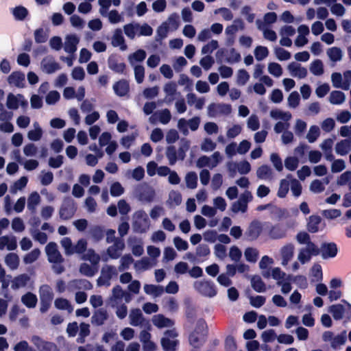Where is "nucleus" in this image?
I'll use <instances>...</instances> for the list:
<instances>
[{"instance_id": "1", "label": "nucleus", "mask_w": 351, "mask_h": 351, "mask_svg": "<svg viewBox=\"0 0 351 351\" xmlns=\"http://www.w3.org/2000/svg\"><path fill=\"white\" fill-rule=\"evenodd\" d=\"M193 286L195 289L204 296L213 298L217 293L216 286L211 280L195 281Z\"/></svg>"}, {"instance_id": "2", "label": "nucleus", "mask_w": 351, "mask_h": 351, "mask_svg": "<svg viewBox=\"0 0 351 351\" xmlns=\"http://www.w3.org/2000/svg\"><path fill=\"white\" fill-rule=\"evenodd\" d=\"M133 226L136 232L143 233L147 230L149 226V220L144 210H139L134 213Z\"/></svg>"}, {"instance_id": "3", "label": "nucleus", "mask_w": 351, "mask_h": 351, "mask_svg": "<svg viewBox=\"0 0 351 351\" xmlns=\"http://www.w3.org/2000/svg\"><path fill=\"white\" fill-rule=\"evenodd\" d=\"M117 271L114 266L105 265L101 268V276L98 278L97 283L98 286H110V280L114 276L117 275Z\"/></svg>"}, {"instance_id": "4", "label": "nucleus", "mask_w": 351, "mask_h": 351, "mask_svg": "<svg viewBox=\"0 0 351 351\" xmlns=\"http://www.w3.org/2000/svg\"><path fill=\"white\" fill-rule=\"evenodd\" d=\"M74 201L71 197H65L60 208V217L63 220L70 219L75 214Z\"/></svg>"}, {"instance_id": "5", "label": "nucleus", "mask_w": 351, "mask_h": 351, "mask_svg": "<svg viewBox=\"0 0 351 351\" xmlns=\"http://www.w3.org/2000/svg\"><path fill=\"white\" fill-rule=\"evenodd\" d=\"M45 251L48 256V261L50 263H60L63 261V258L58 250V246L56 243H49L45 247Z\"/></svg>"}, {"instance_id": "6", "label": "nucleus", "mask_w": 351, "mask_h": 351, "mask_svg": "<svg viewBox=\"0 0 351 351\" xmlns=\"http://www.w3.org/2000/svg\"><path fill=\"white\" fill-rule=\"evenodd\" d=\"M319 250L322 257L324 259L335 257L338 252L337 245L334 242L323 243Z\"/></svg>"}, {"instance_id": "7", "label": "nucleus", "mask_w": 351, "mask_h": 351, "mask_svg": "<svg viewBox=\"0 0 351 351\" xmlns=\"http://www.w3.org/2000/svg\"><path fill=\"white\" fill-rule=\"evenodd\" d=\"M262 232V226L259 221H253L250 226L245 234L249 241L256 240Z\"/></svg>"}, {"instance_id": "8", "label": "nucleus", "mask_w": 351, "mask_h": 351, "mask_svg": "<svg viewBox=\"0 0 351 351\" xmlns=\"http://www.w3.org/2000/svg\"><path fill=\"white\" fill-rule=\"evenodd\" d=\"M113 90L117 96L124 97L130 91L129 82L126 80H120L114 84Z\"/></svg>"}, {"instance_id": "9", "label": "nucleus", "mask_w": 351, "mask_h": 351, "mask_svg": "<svg viewBox=\"0 0 351 351\" xmlns=\"http://www.w3.org/2000/svg\"><path fill=\"white\" fill-rule=\"evenodd\" d=\"M8 83L14 85L18 88H23L25 86V75L21 71L12 72L8 78Z\"/></svg>"}, {"instance_id": "10", "label": "nucleus", "mask_w": 351, "mask_h": 351, "mask_svg": "<svg viewBox=\"0 0 351 351\" xmlns=\"http://www.w3.org/2000/svg\"><path fill=\"white\" fill-rule=\"evenodd\" d=\"M297 241L300 244H306L312 252H317V246L311 241L310 235L306 232H299L296 236Z\"/></svg>"}, {"instance_id": "11", "label": "nucleus", "mask_w": 351, "mask_h": 351, "mask_svg": "<svg viewBox=\"0 0 351 351\" xmlns=\"http://www.w3.org/2000/svg\"><path fill=\"white\" fill-rule=\"evenodd\" d=\"M288 69L293 76L298 77L301 79L306 77L308 73L307 69L305 67L294 62L288 65Z\"/></svg>"}, {"instance_id": "12", "label": "nucleus", "mask_w": 351, "mask_h": 351, "mask_svg": "<svg viewBox=\"0 0 351 351\" xmlns=\"http://www.w3.org/2000/svg\"><path fill=\"white\" fill-rule=\"evenodd\" d=\"M322 222V218L317 215H311L306 224V229L311 233H316L319 230V226Z\"/></svg>"}, {"instance_id": "13", "label": "nucleus", "mask_w": 351, "mask_h": 351, "mask_svg": "<svg viewBox=\"0 0 351 351\" xmlns=\"http://www.w3.org/2000/svg\"><path fill=\"white\" fill-rule=\"evenodd\" d=\"M79 38L75 35H69L66 38L64 51L69 53H73L77 50Z\"/></svg>"}, {"instance_id": "14", "label": "nucleus", "mask_w": 351, "mask_h": 351, "mask_svg": "<svg viewBox=\"0 0 351 351\" xmlns=\"http://www.w3.org/2000/svg\"><path fill=\"white\" fill-rule=\"evenodd\" d=\"M317 252V253L312 252L310 247L302 248L298 254V260L302 264H304L311 260V256H317L320 254V250L318 247Z\"/></svg>"}, {"instance_id": "15", "label": "nucleus", "mask_w": 351, "mask_h": 351, "mask_svg": "<svg viewBox=\"0 0 351 351\" xmlns=\"http://www.w3.org/2000/svg\"><path fill=\"white\" fill-rule=\"evenodd\" d=\"M108 66L111 70L117 73H123L126 69V64L124 62H119L112 56H110L108 59Z\"/></svg>"}, {"instance_id": "16", "label": "nucleus", "mask_w": 351, "mask_h": 351, "mask_svg": "<svg viewBox=\"0 0 351 351\" xmlns=\"http://www.w3.org/2000/svg\"><path fill=\"white\" fill-rule=\"evenodd\" d=\"M251 285L253 289L258 293H263L266 291L265 283L258 275H254L252 276Z\"/></svg>"}, {"instance_id": "17", "label": "nucleus", "mask_w": 351, "mask_h": 351, "mask_svg": "<svg viewBox=\"0 0 351 351\" xmlns=\"http://www.w3.org/2000/svg\"><path fill=\"white\" fill-rule=\"evenodd\" d=\"M21 302L26 307L32 308L36 306L38 298L34 293L27 292L22 295Z\"/></svg>"}, {"instance_id": "18", "label": "nucleus", "mask_w": 351, "mask_h": 351, "mask_svg": "<svg viewBox=\"0 0 351 351\" xmlns=\"http://www.w3.org/2000/svg\"><path fill=\"white\" fill-rule=\"evenodd\" d=\"M130 324L137 326L143 324L144 321L143 315L139 308L132 309L130 313Z\"/></svg>"}, {"instance_id": "19", "label": "nucleus", "mask_w": 351, "mask_h": 351, "mask_svg": "<svg viewBox=\"0 0 351 351\" xmlns=\"http://www.w3.org/2000/svg\"><path fill=\"white\" fill-rule=\"evenodd\" d=\"M152 322L154 325L159 328L171 326L173 324L171 319L165 317L163 315L161 314L155 315L152 319Z\"/></svg>"}, {"instance_id": "20", "label": "nucleus", "mask_w": 351, "mask_h": 351, "mask_svg": "<svg viewBox=\"0 0 351 351\" xmlns=\"http://www.w3.org/2000/svg\"><path fill=\"white\" fill-rule=\"evenodd\" d=\"M40 202V197L36 192H32L27 199V208L32 212L35 213L36 210V206Z\"/></svg>"}, {"instance_id": "21", "label": "nucleus", "mask_w": 351, "mask_h": 351, "mask_svg": "<svg viewBox=\"0 0 351 351\" xmlns=\"http://www.w3.org/2000/svg\"><path fill=\"white\" fill-rule=\"evenodd\" d=\"M329 312L335 320H340L343 317L345 308L341 304H332L329 307Z\"/></svg>"}, {"instance_id": "22", "label": "nucleus", "mask_w": 351, "mask_h": 351, "mask_svg": "<svg viewBox=\"0 0 351 351\" xmlns=\"http://www.w3.org/2000/svg\"><path fill=\"white\" fill-rule=\"evenodd\" d=\"M144 291L148 295L158 297L164 293V288L160 285H145Z\"/></svg>"}, {"instance_id": "23", "label": "nucleus", "mask_w": 351, "mask_h": 351, "mask_svg": "<svg viewBox=\"0 0 351 351\" xmlns=\"http://www.w3.org/2000/svg\"><path fill=\"white\" fill-rule=\"evenodd\" d=\"M286 235V230L282 225L276 224L271 227L269 230V236L274 239H278L285 237Z\"/></svg>"}, {"instance_id": "24", "label": "nucleus", "mask_w": 351, "mask_h": 351, "mask_svg": "<svg viewBox=\"0 0 351 351\" xmlns=\"http://www.w3.org/2000/svg\"><path fill=\"white\" fill-rule=\"evenodd\" d=\"M40 300L52 302L53 293L51 287L47 285H43L39 289Z\"/></svg>"}, {"instance_id": "25", "label": "nucleus", "mask_w": 351, "mask_h": 351, "mask_svg": "<svg viewBox=\"0 0 351 351\" xmlns=\"http://www.w3.org/2000/svg\"><path fill=\"white\" fill-rule=\"evenodd\" d=\"M12 13L16 21H23L27 16L29 12L26 8L19 5L12 9Z\"/></svg>"}, {"instance_id": "26", "label": "nucleus", "mask_w": 351, "mask_h": 351, "mask_svg": "<svg viewBox=\"0 0 351 351\" xmlns=\"http://www.w3.org/2000/svg\"><path fill=\"white\" fill-rule=\"evenodd\" d=\"M30 280L29 276L26 274H20L16 276L13 280L12 287L14 289H19L21 287H25L27 282Z\"/></svg>"}, {"instance_id": "27", "label": "nucleus", "mask_w": 351, "mask_h": 351, "mask_svg": "<svg viewBox=\"0 0 351 351\" xmlns=\"http://www.w3.org/2000/svg\"><path fill=\"white\" fill-rule=\"evenodd\" d=\"M90 234L95 241L98 242L104 237L105 230L100 226H94L90 229Z\"/></svg>"}, {"instance_id": "28", "label": "nucleus", "mask_w": 351, "mask_h": 351, "mask_svg": "<svg viewBox=\"0 0 351 351\" xmlns=\"http://www.w3.org/2000/svg\"><path fill=\"white\" fill-rule=\"evenodd\" d=\"M329 101L332 104L339 105L345 101V94L340 90H333L330 93Z\"/></svg>"}, {"instance_id": "29", "label": "nucleus", "mask_w": 351, "mask_h": 351, "mask_svg": "<svg viewBox=\"0 0 351 351\" xmlns=\"http://www.w3.org/2000/svg\"><path fill=\"white\" fill-rule=\"evenodd\" d=\"M210 248H209L208 245L206 244H199L196 247L195 256L199 258V261H204V260H206V258H202V259H200V258H206V256H208L210 254Z\"/></svg>"}, {"instance_id": "30", "label": "nucleus", "mask_w": 351, "mask_h": 351, "mask_svg": "<svg viewBox=\"0 0 351 351\" xmlns=\"http://www.w3.org/2000/svg\"><path fill=\"white\" fill-rule=\"evenodd\" d=\"M281 254L282 256V264H287L293 256V246L292 245L284 246L282 248Z\"/></svg>"}, {"instance_id": "31", "label": "nucleus", "mask_w": 351, "mask_h": 351, "mask_svg": "<svg viewBox=\"0 0 351 351\" xmlns=\"http://www.w3.org/2000/svg\"><path fill=\"white\" fill-rule=\"evenodd\" d=\"M35 129L31 130L27 133V137L30 141H38L43 136V130L38 123L34 124Z\"/></svg>"}, {"instance_id": "32", "label": "nucleus", "mask_w": 351, "mask_h": 351, "mask_svg": "<svg viewBox=\"0 0 351 351\" xmlns=\"http://www.w3.org/2000/svg\"><path fill=\"white\" fill-rule=\"evenodd\" d=\"M5 262L8 267L12 269H16L19 266V258L16 254L9 253L5 256Z\"/></svg>"}, {"instance_id": "33", "label": "nucleus", "mask_w": 351, "mask_h": 351, "mask_svg": "<svg viewBox=\"0 0 351 351\" xmlns=\"http://www.w3.org/2000/svg\"><path fill=\"white\" fill-rule=\"evenodd\" d=\"M194 332L199 334L202 337L207 336L208 334V326L206 321L204 319H199L197 320Z\"/></svg>"}, {"instance_id": "34", "label": "nucleus", "mask_w": 351, "mask_h": 351, "mask_svg": "<svg viewBox=\"0 0 351 351\" xmlns=\"http://www.w3.org/2000/svg\"><path fill=\"white\" fill-rule=\"evenodd\" d=\"M310 71L315 75L319 76L324 73V65L322 60H314L310 66Z\"/></svg>"}, {"instance_id": "35", "label": "nucleus", "mask_w": 351, "mask_h": 351, "mask_svg": "<svg viewBox=\"0 0 351 351\" xmlns=\"http://www.w3.org/2000/svg\"><path fill=\"white\" fill-rule=\"evenodd\" d=\"M169 27L167 22L162 23L156 30V40L160 41L167 36Z\"/></svg>"}, {"instance_id": "36", "label": "nucleus", "mask_w": 351, "mask_h": 351, "mask_svg": "<svg viewBox=\"0 0 351 351\" xmlns=\"http://www.w3.org/2000/svg\"><path fill=\"white\" fill-rule=\"evenodd\" d=\"M166 156L169 160V164L170 165H173L176 164L178 158L177 156V150L175 146L169 145L167 147Z\"/></svg>"}, {"instance_id": "37", "label": "nucleus", "mask_w": 351, "mask_h": 351, "mask_svg": "<svg viewBox=\"0 0 351 351\" xmlns=\"http://www.w3.org/2000/svg\"><path fill=\"white\" fill-rule=\"evenodd\" d=\"M177 345V341L170 340L168 337L161 339V346L165 351H175Z\"/></svg>"}, {"instance_id": "38", "label": "nucleus", "mask_w": 351, "mask_h": 351, "mask_svg": "<svg viewBox=\"0 0 351 351\" xmlns=\"http://www.w3.org/2000/svg\"><path fill=\"white\" fill-rule=\"evenodd\" d=\"M346 341V332L343 331L341 334L333 337L331 341V347L333 349L338 348L340 346L343 345Z\"/></svg>"}, {"instance_id": "39", "label": "nucleus", "mask_w": 351, "mask_h": 351, "mask_svg": "<svg viewBox=\"0 0 351 351\" xmlns=\"http://www.w3.org/2000/svg\"><path fill=\"white\" fill-rule=\"evenodd\" d=\"M327 54L332 62L339 61L342 58V51L340 48L337 47L328 49Z\"/></svg>"}, {"instance_id": "40", "label": "nucleus", "mask_w": 351, "mask_h": 351, "mask_svg": "<svg viewBox=\"0 0 351 351\" xmlns=\"http://www.w3.org/2000/svg\"><path fill=\"white\" fill-rule=\"evenodd\" d=\"M348 141L341 140L336 144L335 151L337 154L341 156H344L347 154L350 148L349 147V144H348Z\"/></svg>"}, {"instance_id": "41", "label": "nucleus", "mask_w": 351, "mask_h": 351, "mask_svg": "<svg viewBox=\"0 0 351 351\" xmlns=\"http://www.w3.org/2000/svg\"><path fill=\"white\" fill-rule=\"evenodd\" d=\"M124 43L122 30L119 28L116 29L112 36V45L114 47H118L124 45Z\"/></svg>"}, {"instance_id": "42", "label": "nucleus", "mask_w": 351, "mask_h": 351, "mask_svg": "<svg viewBox=\"0 0 351 351\" xmlns=\"http://www.w3.org/2000/svg\"><path fill=\"white\" fill-rule=\"evenodd\" d=\"M289 189V182L286 179H282L280 182V186L277 193V195L280 198H285Z\"/></svg>"}, {"instance_id": "43", "label": "nucleus", "mask_w": 351, "mask_h": 351, "mask_svg": "<svg viewBox=\"0 0 351 351\" xmlns=\"http://www.w3.org/2000/svg\"><path fill=\"white\" fill-rule=\"evenodd\" d=\"M186 186L191 189H195L197 187V176L195 172L191 171L186 174Z\"/></svg>"}, {"instance_id": "44", "label": "nucleus", "mask_w": 351, "mask_h": 351, "mask_svg": "<svg viewBox=\"0 0 351 351\" xmlns=\"http://www.w3.org/2000/svg\"><path fill=\"white\" fill-rule=\"evenodd\" d=\"M271 174V168L267 165H263L259 167L256 171L257 177L264 180L269 178Z\"/></svg>"}, {"instance_id": "45", "label": "nucleus", "mask_w": 351, "mask_h": 351, "mask_svg": "<svg viewBox=\"0 0 351 351\" xmlns=\"http://www.w3.org/2000/svg\"><path fill=\"white\" fill-rule=\"evenodd\" d=\"M244 254L247 261L250 263H255L257 261L258 252L254 248L247 247L245 249Z\"/></svg>"}, {"instance_id": "46", "label": "nucleus", "mask_w": 351, "mask_h": 351, "mask_svg": "<svg viewBox=\"0 0 351 351\" xmlns=\"http://www.w3.org/2000/svg\"><path fill=\"white\" fill-rule=\"evenodd\" d=\"M269 54L268 49L263 46H257L254 49L255 58L260 61L265 59Z\"/></svg>"}, {"instance_id": "47", "label": "nucleus", "mask_w": 351, "mask_h": 351, "mask_svg": "<svg viewBox=\"0 0 351 351\" xmlns=\"http://www.w3.org/2000/svg\"><path fill=\"white\" fill-rule=\"evenodd\" d=\"M332 85L336 88L341 87L344 90H347L348 88V84L342 86V75L340 73H333L331 75Z\"/></svg>"}, {"instance_id": "48", "label": "nucleus", "mask_w": 351, "mask_h": 351, "mask_svg": "<svg viewBox=\"0 0 351 351\" xmlns=\"http://www.w3.org/2000/svg\"><path fill=\"white\" fill-rule=\"evenodd\" d=\"M275 54L280 61L287 60L291 58V53L280 47L275 48Z\"/></svg>"}, {"instance_id": "49", "label": "nucleus", "mask_w": 351, "mask_h": 351, "mask_svg": "<svg viewBox=\"0 0 351 351\" xmlns=\"http://www.w3.org/2000/svg\"><path fill=\"white\" fill-rule=\"evenodd\" d=\"M299 164V160L296 157L289 156L285 160V167L289 171H295Z\"/></svg>"}, {"instance_id": "50", "label": "nucleus", "mask_w": 351, "mask_h": 351, "mask_svg": "<svg viewBox=\"0 0 351 351\" xmlns=\"http://www.w3.org/2000/svg\"><path fill=\"white\" fill-rule=\"evenodd\" d=\"M319 136V129L317 125H312L306 135L309 143L315 142Z\"/></svg>"}, {"instance_id": "51", "label": "nucleus", "mask_w": 351, "mask_h": 351, "mask_svg": "<svg viewBox=\"0 0 351 351\" xmlns=\"http://www.w3.org/2000/svg\"><path fill=\"white\" fill-rule=\"evenodd\" d=\"M48 36L42 27L34 32V39L36 43H44L47 40Z\"/></svg>"}, {"instance_id": "52", "label": "nucleus", "mask_w": 351, "mask_h": 351, "mask_svg": "<svg viewBox=\"0 0 351 351\" xmlns=\"http://www.w3.org/2000/svg\"><path fill=\"white\" fill-rule=\"evenodd\" d=\"M134 262V259L130 254H125L121 258V265L119 267V271H123L129 268V266Z\"/></svg>"}, {"instance_id": "53", "label": "nucleus", "mask_w": 351, "mask_h": 351, "mask_svg": "<svg viewBox=\"0 0 351 351\" xmlns=\"http://www.w3.org/2000/svg\"><path fill=\"white\" fill-rule=\"evenodd\" d=\"M74 285L78 289L90 290L93 289L92 283L86 279H76L73 280Z\"/></svg>"}, {"instance_id": "54", "label": "nucleus", "mask_w": 351, "mask_h": 351, "mask_svg": "<svg viewBox=\"0 0 351 351\" xmlns=\"http://www.w3.org/2000/svg\"><path fill=\"white\" fill-rule=\"evenodd\" d=\"M110 191L112 197H119L124 193V188L119 182H115L112 184Z\"/></svg>"}, {"instance_id": "55", "label": "nucleus", "mask_w": 351, "mask_h": 351, "mask_svg": "<svg viewBox=\"0 0 351 351\" xmlns=\"http://www.w3.org/2000/svg\"><path fill=\"white\" fill-rule=\"evenodd\" d=\"M268 71L269 73L275 77H280L282 74V69L281 66L276 62H271L268 65Z\"/></svg>"}, {"instance_id": "56", "label": "nucleus", "mask_w": 351, "mask_h": 351, "mask_svg": "<svg viewBox=\"0 0 351 351\" xmlns=\"http://www.w3.org/2000/svg\"><path fill=\"white\" fill-rule=\"evenodd\" d=\"M218 47V41L216 40H212L210 42L203 46V47L202 48V53H211L214 50L217 49Z\"/></svg>"}, {"instance_id": "57", "label": "nucleus", "mask_w": 351, "mask_h": 351, "mask_svg": "<svg viewBox=\"0 0 351 351\" xmlns=\"http://www.w3.org/2000/svg\"><path fill=\"white\" fill-rule=\"evenodd\" d=\"M40 254L38 248H35L32 250L29 253L26 254L24 257V262L25 263H32L38 259Z\"/></svg>"}, {"instance_id": "58", "label": "nucleus", "mask_w": 351, "mask_h": 351, "mask_svg": "<svg viewBox=\"0 0 351 351\" xmlns=\"http://www.w3.org/2000/svg\"><path fill=\"white\" fill-rule=\"evenodd\" d=\"M250 79V75L247 71L243 69H239L237 74V84L243 86Z\"/></svg>"}, {"instance_id": "59", "label": "nucleus", "mask_w": 351, "mask_h": 351, "mask_svg": "<svg viewBox=\"0 0 351 351\" xmlns=\"http://www.w3.org/2000/svg\"><path fill=\"white\" fill-rule=\"evenodd\" d=\"M43 69L48 74L53 73L60 69V64L55 62H49L43 64Z\"/></svg>"}, {"instance_id": "60", "label": "nucleus", "mask_w": 351, "mask_h": 351, "mask_svg": "<svg viewBox=\"0 0 351 351\" xmlns=\"http://www.w3.org/2000/svg\"><path fill=\"white\" fill-rule=\"evenodd\" d=\"M270 160L278 171H281L283 169L282 159L277 153H272Z\"/></svg>"}, {"instance_id": "61", "label": "nucleus", "mask_w": 351, "mask_h": 351, "mask_svg": "<svg viewBox=\"0 0 351 351\" xmlns=\"http://www.w3.org/2000/svg\"><path fill=\"white\" fill-rule=\"evenodd\" d=\"M300 101V95L297 91H293L289 95L288 104L290 107L296 108L299 105Z\"/></svg>"}, {"instance_id": "62", "label": "nucleus", "mask_w": 351, "mask_h": 351, "mask_svg": "<svg viewBox=\"0 0 351 351\" xmlns=\"http://www.w3.org/2000/svg\"><path fill=\"white\" fill-rule=\"evenodd\" d=\"M291 190L293 195L295 197H299L301 195L302 191V184L298 180L293 179L291 180Z\"/></svg>"}, {"instance_id": "63", "label": "nucleus", "mask_w": 351, "mask_h": 351, "mask_svg": "<svg viewBox=\"0 0 351 351\" xmlns=\"http://www.w3.org/2000/svg\"><path fill=\"white\" fill-rule=\"evenodd\" d=\"M80 271L81 274L88 277L93 276L96 272L95 269L87 263H82L80 265Z\"/></svg>"}, {"instance_id": "64", "label": "nucleus", "mask_w": 351, "mask_h": 351, "mask_svg": "<svg viewBox=\"0 0 351 351\" xmlns=\"http://www.w3.org/2000/svg\"><path fill=\"white\" fill-rule=\"evenodd\" d=\"M60 98V93L56 90L50 91L46 96L45 101L49 105L55 104Z\"/></svg>"}]
</instances>
